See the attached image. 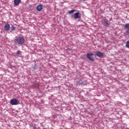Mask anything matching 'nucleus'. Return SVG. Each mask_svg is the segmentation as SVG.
I'll return each mask as SVG.
<instances>
[{"label":"nucleus","instance_id":"1","mask_svg":"<svg viewBox=\"0 0 129 129\" xmlns=\"http://www.w3.org/2000/svg\"><path fill=\"white\" fill-rule=\"evenodd\" d=\"M14 42L16 45H23L25 43V38L22 36L16 37Z\"/></svg>","mask_w":129,"mask_h":129},{"label":"nucleus","instance_id":"2","mask_svg":"<svg viewBox=\"0 0 129 129\" xmlns=\"http://www.w3.org/2000/svg\"><path fill=\"white\" fill-rule=\"evenodd\" d=\"M10 103L12 105H18L20 103V101L19 100L14 98L11 100Z\"/></svg>","mask_w":129,"mask_h":129},{"label":"nucleus","instance_id":"3","mask_svg":"<svg viewBox=\"0 0 129 129\" xmlns=\"http://www.w3.org/2000/svg\"><path fill=\"white\" fill-rule=\"evenodd\" d=\"M93 55L94 54L93 53H92V52L87 53V57L88 58V59H89L90 61H92V62L94 61V58L93 57Z\"/></svg>","mask_w":129,"mask_h":129},{"label":"nucleus","instance_id":"4","mask_svg":"<svg viewBox=\"0 0 129 129\" xmlns=\"http://www.w3.org/2000/svg\"><path fill=\"white\" fill-rule=\"evenodd\" d=\"M102 24L105 27H108L109 26V23H108V20L107 19H104V22H102Z\"/></svg>","mask_w":129,"mask_h":129},{"label":"nucleus","instance_id":"5","mask_svg":"<svg viewBox=\"0 0 129 129\" xmlns=\"http://www.w3.org/2000/svg\"><path fill=\"white\" fill-rule=\"evenodd\" d=\"M43 10V5H39L36 7V10L38 12H40V11H42Z\"/></svg>","mask_w":129,"mask_h":129},{"label":"nucleus","instance_id":"6","mask_svg":"<svg viewBox=\"0 0 129 129\" xmlns=\"http://www.w3.org/2000/svg\"><path fill=\"white\" fill-rule=\"evenodd\" d=\"M10 28H11V26L9 24H6L4 26L5 31H9L10 30Z\"/></svg>","mask_w":129,"mask_h":129},{"label":"nucleus","instance_id":"7","mask_svg":"<svg viewBox=\"0 0 129 129\" xmlns=\"http://www.w3.org/2000/svg\"><path fill=\"white\" fill-rule=\"evenodd\" d=\"M80 14V13L79 12H77L74 14V19H75V20L79 18Z\"/></svg>","mask_w":129,"mask_h":129},{"label":"nucleus","instance_id":"8","mask_svg":"<svg viewBox=\"0 0 129 129\" xmlns=\"http://www.w3.org/2000/svg\"><path fill=\"white\" fill-rule=\"evenodd\" d=\"M96 55H97L98 57H102L103 56V53L100 51H97L96 52Z\"/></svg>","mask_w":129,"mask_h":129},{"label":"nucleus","instance_id":"9","mask_svg":"<svg viewBox=\"0 0 129 129\" xmlns=\"http://www.w3.org/2000/svg\"><path fill=\"white\" fill-rule=\"evenodd\" d=\"M21 4V0H14V4L16 6H19Z\"/></svg>","mask_w":129,"mask_h":129},{"label":"nucleus","instance_id":"10","mask_svg":"<svg viewBox=\"0 0 129 129\" xmlns=\"http://www.w3.org/2000/svg\"><path fill=\"white\" fill-rule=\"evenodd\" d=\"M74 12H75V10H71V11H69V12H68V14L69 15H71V14H73V13H74Z\"/></svg>","mask_w":129,"mask_h":129},{"label":"nucleus","instance_id":"11","mask_svg":"<svg viewBox=\"0 0 129 129\" xmlns=\"http://www.w3.org/2000/svg\"><path fill=\"white\" fill-rule=\"evenodd\" d=\"M124 27L126 28L127 29H129V23L125 24L124 25Z\"/></svg>","mask_w":129,"mask_h":129},{"label":"nucleus","instance_id":"12","mask_svg":"<svg viewBox=\"0 0 129 129\" xmlns=\"http://www.w3.org/2000/svg\"><path fill=\"white\" fill-rule=\"evenodd\" d=\"M126 48H129V41H127L126 43Z\"/></svg>","mask_w":129,"mask_h":129},{"label":"nucleus","instance_id":"13","mask_svg":"<svg viewBox=\"0 0 129 129\" xmlns=\"http://www.w3.org/2000/svg\"><path fill=\"white\" fill-rule=\"evenodd\" d=\"M67 51H69V52H72V49L69 48L67 49Z\"/></svg>","mask_w":129,"mask_h":129},{"label":"nucleus","instance_id":"14","mask_svg":"<svg viewBox=\"0 0 129 129\" xmlns=\"http://www.w3.org/2000/svg\"><path fill=\"white\" fill-rule=\"evenodd\" d=\"M126 34L127 35V36H129V29L127 31H126Z\"/></svg>","mask_w":129,"mask_h":129},{"label":"nucleus","instance_id":"15","mask_svg":"<svg viewBox=\"0 0 129 129\" xmlns=\"http://www.w3.org/2000/svg\"><path fill=\"white\" fill-rule=\"evenodd\" d=\"M17 55H21V51L18 50L17 52Z\"/></svg>","mask_w":129,"mask_h":129},{"label":"nucleus","instance_id":"16","mask_svg":"<svg viewBox=\"0 0 129 129\" xmlns=\"http://www.w3.org/2000/svg\"><path fill=\"white\" fill-rule=\"evenodd\" d=\"M12 30L13 31H15V30H16V28L13 27Z\"/></svg>","mask_w":129,"mask_h":129},{"label":"nucleus","instance_id":"17","mask_svg":"<svg viewBox=\"0 0 129 129\" xmlns=\"http://www.w3.org/2000/svg\"><path fill=\"white\" fill-rule=\"evenodd\" d=\"M81 2H85L86 0H80Z\"/></svg>","mask_w":129,"mask_h":129}]
</instances>
